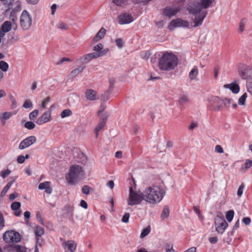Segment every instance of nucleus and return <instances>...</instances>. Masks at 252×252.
Segmentation results:
<instances>
[{
	"label": "nucleus",
	"instance_id": "39",
	"mask_svg": "<svg viewBox=\"0 0 252 252\" xmlns=\"http://www.w3.org/2000/svg\"><path fill=\"white\" fill-rule=\"evenodd\" d=\"M189 101V98L187 96L183 95L181 96L179 100L180 105H183Z\"/></svg>",
	"mask_w": 252,
	"mask_h": 252
},
{
	"label": "nucleus",
	"instance_id": "29",
	"mask_svg": "<svg viewBox=\"0 0 252 252\" xmlns=\"http://www.w3.org/2000/svg\"><path fill=\"white\" fill-rule=\"evenodd\" d=\"M214 1L215 0H201L200 3L201 4L202 8L206 9L209 7Z\"/></svg>",
	"mask_w": 252,
	"mask_h": 252
},
{
	"label": "nucleus",
	"instance_id": "60",
	"mask_svg": "<svg viewBox=\"0 0 252 252\" xmlns=\"http://www.w3.org/2000/svg\"><path fill=\"white\" fill-rule=\"evenodd\" d=\"M242 222L246 225H249L251 222V219L249 217L244 218L242 220Z\"/></svg>",
	"mask_w": 252,
	"mask_h": 252
},
{
	"label": "nucleus",
	"instance_id": "3",
	"mask_svg": "<svg viewBox=\"0 0 252 252\" xmlns=\"http://www.w3.org/2000/svg\"><path fill=\"white\" fill-rule=\"evenodd\" d=\"M85 172L83 168L78 165H72L70 167L69 172L66 175V180L70 185H74L83 179Z\"/></svg>",
	"mask_w": 252,
	"mask_h": 252
},
{
	"label": "nucleus",
	"instance_id": "56",
	"mask_svg": "<svg viewBox=\"0 0 252 252\" xmlns=\"http://www.w3.org/2000/svg\"><path fill=\"white\" fill-rule=\"evenodd\" d=\"M10 100L12 102L11 107L12 108H15L16 107L17 102L15 98L14 97L13 95H11L10 97Z\"/></svg>",
	"mask_w": 252,
	"mask_h": 252
},
{
	"label": "nucleus",
	"instance_id": "59",
	"mask_svg": "<svg viewBox=\"0 0 252 252\" xmlns=\"http://www.w3.org/2000/svg\"><path fill=\"white\" fill-rule=\"evenodd\" d=\"M193 210L195 212V213L198 215V216L200 218L202 219L203 217L201 214L200 211L199 209V208L197 206L193 207Z\"/></svg>",
	"mask_w": 252,
	"mask_h": 252
},
{
	"label": "nucleus",
	"instance_id": "20",
	"mask_svg": "<svg viewBox=\"0 0 252 252\" xmlns=\"http://www.w3.org/2000/svg\"><path fill=\"white\" fill-rule=\"evenodd\" d=\"M63 245L64 248H67L71 252H74L76 249L77 244L72 240L64 242Z\"/></svg>",
	"mask_w": 252,
	"mask_h": 252
},
{
	"label": "nucleus",
	"instance_id": "43",
	"mask_svg": "<svg viewBox=\"0 0 252 252\" xmlns=\"http://www.w3.org/2000/svg\"><path fill=\"white\" fill-rule=\"evenodd\" d=\"M38 114V111L37 110H34L33 111L31 112L29 114V118L31 120H34V119L37 117Z\"/></svg>",
	"mask_w": 252,
	"mask_h": 252
},
{
	"label": "nucleus",
	"instance_id": "24",
	"mask_svg": "<svg viewBox=\"0 0 252 252\" xmlns=\"http://www.w3.org/2000/svg\"><path fill=\"white\" fill-rule=\"evenodd\" d=\"M106 30L104 28H101L94 38L93 41L95 42L99 41L104 36Z\"/></svg>",
	"mask_w": 252,
	"mask_h": 252
},
{
	"label": "nucleus",
	"instance_id": "8",
	"mask_svg": "<svg viewBox=\"0 0 252 252\" xmlns=\"http://www.w3.org/2000/svg\"><path fill=\"white\" fill-rule=\"evenodd\" d=\"M209 102V107L213 110L220 111L223 108V100L218 96H212Z\"/></svg>",
	"mask_w": 252,
	"mask_h": 252
},
{
	"label": "nucleus",
	"instance_id": "21",
	"mask_svg": "<svg viewBox=\"0 0 252 252\" xmlns=\"http://www.w3.org/2000/svg\"><path fill=\"white\" fill-rule=\"evenodd\" d=\"M38 189L40 190L45 189V191L48 194H51L52 192V189L50 186L49 182H44L39 184Z\"/></svg>",
	"mask_w": 252,
	"mask_h": 252
},
{
	"label": "nucleus",
	"instance_id": "14",
	"mask_svg": "<svg viewBox=\"0 0 252 252\" xmlns=\"http://www.w3.org/2000/svg\"><path fill=\"white\" fill-rule=\"evenodd\" d=\"M180 10L181 8L180 7L173 8L167 6L163 9V13L165 16L168 17H171L176 15L177 13L180 11Z\"/></svg>",
	"mask_w": 252,
	"mask_h": 252
},
{
	"label": "nucleus",
	"instance_id": "62",
	"mask_svg": "<svg viewBox=\"0 0 252 252\" xmlns=\"http://www.w3.org/2000/svg\"><path fill=\"white\" fill-rule=\"evenodd\" d=\"M25 158H24V156H19L18 158H17V162L19 163H23L25 161Z\"/></svg>",
	"mask_w": 252,
	"mask_h": 252
},
{
	"label": "nucleus",
	"instance_id": "42",
	"mask_svg": "<svg viewBox=\"0 0 252 252\" xmlns=\"http://www.w3.org/2000/svg\"><path fill=\"white\" fill-rule=\"evenodd\" d=\"M24 126L26 128H27L28 129H33L35 126V124L31 121L27 122L25 123Z\"/></svg>",
	"mask_w": 252,
	"mask_h": 252
},
{
	"label": "nucleus",
	"instance_id": "61",
	"mask_svg": "<svg viewBox=\"0 0 252 252\" xmlns=\"http://www.w3.org/2000/svg\"><path fill=\"white\" fill-rule=\"evenodd\" d=\"M109 51L108 48H105L103 50H101V52H99L97 53L99 55V57L103 56L105 55Z\"/></svg>",
	"mask_w": 252,
	"mask_h": 252
},
{
	"label": "nucleus",
	"instance_id": "54",
	"mask_svg": "<svg viewBox=\"0 0 252 252\" xmlns=\"http://www.w3.org/2000/svg\"><path fill=\"white\" fill-rule=\"evenodd\" d=\"M116 43L117 46L121 48L123 46V41L121 38H117L116 39Z\"/></svg>",
	"mask_w": 252,
	"mask_h": 252
},
{
	"label": "nucleus",
	"instance_id": "13",
	"mask_svg": "<svg viewBox=\"0 0 252 252\" xmlns=\"http://www.w3.org/2000/svg\"><path fill=\"white\" fill-rule=\"evenodd\" d=\"M201 4L199 3L189 5L187 7L189 13L196 15L200 14L202 11Z\"/></svg>",
	"mask_w": 252,
	"mask_h": 252
},
{
	"label": "nucleus",
	"instance_id": "23",
	"mask_svg": "<svg viewBox=\"0 0 252 252\" xmlns=\"http://www.w3.org/2000/svg\"><path fill=\"white\" fill-rule=\"evenodd\" d=\"M106 118H102L99 121L97 126L94 128L95 137L97 138L99 131L102 129L105 125Z\"/></svg>",
	"mask_w": 252,
	"mask_h": 252
},
{
	"label": "nucleus",
	"instance_id": "40",
	"mask_svg": "<svg viewBox=\"0 0 252 252\" xmlns=\"http://www.w3.org/2000/svg\"><path fill=\"white\" fill-rule=\"evenodd\" d=\"M247 97V94L245 93L239 98L238 104L240 105H244Z\"/></svg>",
	"mask_w": 252,
	"mask_h": 252
},
{
	"label": "nucleus",
	"instance_id": "37",
	"mask_svg": "<svg viewBox=\"0 0 252 252\" xmlns=\"http://www.w3.org/2000/svg\"><path fill=\"white\" fill-rule=\"evenodd\" d=\"M234 215V212L233 210H229L226 213V219L228 222H231Z\"/></svg>",
	"mask_w": 252,
	"mask_h": 252
},
{
	"label": "nucleus",
	"instance_id": "10",
	"mask_svg": "<svg viewBox=\"0 0 252 252\" xmlns=\"http://www.w3.org/2000/svg\"><path fill=\"white\" fill-rule=\"evenodd\" d=\"M239 74L243 79H247L249 74L252 73V66L242 64L239 68Z\"/></svg>",
	"mask_w": 252,
	"mask_h": 252
},
{
	"label": "nucleus",
	"instance_id": "35",
	"mask_svg": "<svg viewBox=\"0 0 252 252\" xmlns=\"http://www.w3.org/2000/svg\"><path fill=\"white\" fill-rule=\"evenodd\" d=\"M72 115V112L71 110L69 109H64L62 111L61 114V117L64 118L70 116Z\"/></svg>",
	"mask_w": 252,
	"mask_h": 252
},
{
	"label": "nucleus",
	"instance_id": "1",
	"mask_svg": "<svg viewBox=\"0 0 252 252\" xmlns=\"http://www.w3.org/2000/svg\"><path fill=\"white\" fill-rule=\"evenodd\" d=\"M166 193L165 190L159 186H153L146 188L143 192L144 200L152 204L160 202Z\"/></svg>",
	"mask_w": 252,
	"mask_h": 252
},
{
	"label": "nucleus",
	"instance_id": "4",
	"mask_svg": "<svg viewBox=\"0 0 252 252\" xmlns=\"http://www.w3.org/2000/svg\"><path fill=\"white\" fill-rule=\"evenodd\" d=\"M144 200L143 192L139 194L136 191L133 190L132 187L129 188V195L127 199V203L128 206H134L141 203Z\"/></svg>",
	"mask_w": 252,
	"mask_h": 252
},
{
	"label": "nucleus",
	"instance_id": "48",
	"mask_svg": "<svg viewBox=\"0 0 252 252\" xmlns=\"http://www.w3.org/2000/svg\"><path fill=\"white\" fill-rule=\"evenodd\" d=\"M10 173L11 171L9 169L2 170L0 173V175L2 178H4L8 176L10 174Z\"/></svg>",
	"mask_w": 252,
	"mask_h": 252
},
{
	"label": "nucleus",
	"instance_id": "30",
	"mask_svg": "<svg viewBox=\"0 0 252 252\" xmlns=\"http://www.w3.org/2000/svg\"><path fill=\"white\" fill-rule=\"evenodd\" d=\"M252 165V160L246 159L244 164L245 167H242L240 170L242 172L245 173L247 170L250 168Z\"/></svg>",
	"mask_w": 252,
	"mask_h": 252
},
{
	"label": "nucleus",
	"instance_id": "64",
	"mask_svg": "<svg viewBox=\"0 0 252 252\" xmlns=\"http://www.w3.org/2000/svg\"><path fill=\"white\" fill-rule=\"evenodd\" d=\"M80 206L84 209H86L88 208V204H87V202L84 200H82L81 201Z\"/></svg>",
	"mask_w": 252,
	"mask_h": 252
},
{
	"label": "nucleus",
	"instance_id": "47",
	"mask_svg": "<svg viewBox=\"0 0 252 252\" xmlns=\"http://www.w3.org/2000/svg\"><path fill=\"white\" fill-rule=\"evenodd\" d=\"M129 217L130 215L128 213H125L122 219V221L125 223L128 222Z\"/></svg>",
	"mask_w": 252,
	"mask_h": 252
},
{
	"label": "nucleus",
	"instance_id": "9",
	"mask_svg": "<svg viewBox=\"0 0 252 252\" xmlns=\"http://www.w3.org/2000/svg\"><path fill=\"white\" fill-rule=\"evenodd\" d=\"M189 25V23L186 20H183L181 18H177L172 20L168 26L169 30L177 27L188 28Z\"/></svg>",
	"mask_w": 252,
	"mask_h": 252
},
{
	"label": "nucleus",
	"instance_id": "18",
	"mask_svg": "<svg viewBox=\"0 0 252 252\" xmlns=\"http://www.w3.org/2000/svg\"><path fill=\"white\" fill-rule=\"evenodd\" d=\"M1 30L3 32H7L13 28L14 30L17 29V25L16 23H11L10 22L6 21L1 25Z\"/></svg>",
	"mask_w": 252,
	"mask_h": 252
},
{
	"label": "nucleus",
	"instance_id": "25",
	"mask_svg": "<svg viewBox=\"0 0 252 252\" xmlns=\"http://www.w3.org/2000/svg\"><path fill=\"white\" fill-rule=\"evenodd\" d=\"M223 100V107L224 106L229 107L230 105L232 104V106L234 108H236L237 107V104L233 102V100L232 98H225Z\"/></svg>",
	"mask_w": 252,
	"mask_h": 252
},
{
	"label": "nucleus",
	"instance_id": "28",
	"mask_svg": "<svg viewBox=\"0 0 252 252\" xmlns=\"http://www.w3.org/2000/svg\"><path fill=\"white\" fill-rule=\"evenodd\" d=\"M198 68L196 66H194L192 69L189 73V77L190 79L193 80L196 78L198 74Z\"/></svg>",
	"mask_w": 252,
	"mask_h": 252
},
{
	"label": "nucleus",
	"instance_id": "41",
	"mask_svg": "<svg viewBox=\"0 0 252 252\" xmlns=\"http://www.w3.org/2000/svg\"><path fill=\"white\" fill-rule=\"evenodd\" d=\"M21 207V203L19 202H14L11 205V209L13 211H17Z\"/></svg>",
	"mask_w": 252,
	"mask_h": 252
},
{
	"label": "nucleus",
	"instance_id": "51",
	"mask_svg": "<svg viewBox=\"0 0 252 252\" xmlns=\"http://www.w3.org/2000/svg\"><path fill=\"white\" fill-rule=\"evenodd\" d=\"M90 188L88 186H84L82 188V191L83 193L88 194L90 192Z\"/></svg>",
	"mask_w": 252,
	"mask_h": 252
},
{
	"label": "nucleus",
	"instance_id": "31",
	"mask_svg": "<svg viewBox=\"0 0 252 252\" xmlns=\"http://www.w3.org/2000/svg\"><path fill=\"white\" fill-rule=\"evenodd\" d=\"M169 215V209L168 206H165L161 213L160 217L162 220L167 219Z\"/></svg>",
	"mask_w": 252,
	"mask_h": 252
},
{
	"label": "nucleus",
	"instance_id": "22",
	"mask_svg": "<svg viewBox=\"0 0 252 252\" xmlns=\"http://www.w3.org/2000/svg\"><path fill=\"white\" fill-rule=\"evenodd\" d=\"M223 87L226 89H230L234 94H237L240 91V87L238 84L235 83H230L224 84Z\"/></svg>",
	"mask_w": 252,
	"mask_h": 252
},
{
	"label": "nucleus",
	"instance_id": "38",
	"mask_svg": "<svg viewBox=\"0 0 252 252\" xmlns=\"http://www.w3.org/2000/svg\"><path fill=\"white\" fill-rule=\"evenodd\" d=\"M9 67L8 64L3 61H0V69L3 71H7Z\"/></svg>",
	"mask_w": 252,
	"mask_h": 252
},
{
	"label": "nucleus",
	"instance_id": "17",
	"mask_svg": "<svg viewBox=\"0 0 252 252\" xmlns=\"http://www.w3.org/2000/svg\"><path fill=\"white\" fill-rule=\"evenodd\" d=\"M51 120V112L50 111L45 112L40 117H39L36 123L37 125H41Z\"/></svg>",
	"mask_w": 252,
	"mask_h": 252
},
{
	"label": "nucleus",
	"instance_id": "7",
	"mask_svg": "<svg viewBox=\"0 0 252 252\" xmlns=\"http://www.w3.org/2000/svg\"><path fill=\"white\" fill-rule=\"evenodd\" d=\"M3 240L6 243L19 242L21 238L19 234L12 230L6 231L3 235Z\"/></svg>",
	"mask_w": 252,
	"mask_h": 252
},
{
	"label": "nucleus",
	"instance_id": "5",
	"mask_svg": "<svg viewBox=\"0 0 252 252\" xmlns=\"http://www.w3.org/2000/svg\"><path fill=\"white\" fill-rule=\"evenodd\" d=\"M32 18L27 10L23 11L20 16V24L23 30H29L32 26Z\"/></svg>",
	"mask_w": 252,
	"mask_h": 252
},
{
	"label": "nucleus",
	"instance_id": "45",
	"mask_svg": "<svg viewBox=\"0 0 252 252\" xmlns=\"http://www.w3.org/2000/svg\"><path fill=\"white\" fill-rule=\"evenodd\" d=\"M247 88L248 91L252 94V78L247 81Z\"/></svg>",
	"mask_w": 252,
	"mask_h": 252
},
{
	"label": "nucleus",
	"instance_id": "6",
	"mask_svg": "<svg viewBox=\"0 0 252 252\" xmlns=\"http://www.w3.org/2000/svg\"><path fill=\"white\" fill-rule=\"evenodd\" d=\"M215 223L216 231L220 234H222L228 226V223L222 216L221 214H220V215H217L215 219Z\"/></svg>",
	"mask_w": 252,
	"mask_h": 252
},
{
	"label": "nucleus",
	"instance_id": "16",
	"mask_svg": "<svg viewBox=\"0 0 252 252\" xmlns=\"http://www.w3.org/2000/svg\"><path fill=\"white\" fill-rule=\"evenodd\" d=\"M207 11H202L200 14L196 15L193 20L194 27H196L202 25L203 21L207 15Z\"/></svg>",
	"mask_w": 252,
	"mask_h": 252
},
{
	"label": "nucleus",
	"instance_id": "32",
	"mask_svg": "<svg viewBox=\"0 0 252 252\" xmlns=\"http://www.w3.org/2000/svg\"><path fill=\"white\" fill-rule=\"evenodd\" d=\"M12 115L13 113L10 112H5L3 113L2 116L1 117V120L3 125H4L5 124V122L3 121L9 119L12 116Z\"/></svg>",
	"mask_w": 252,
	"mask_h": 252
},
{
	"label": "nucleus",
	"instance_id": "26",
	"mask_svg": "<svg viewBox=\"0 0 252 252\" xmlns=\"http://www.w3.org/2000/svg\"><path fill=\"white\" fill-rule=\"evenodd\" d=\"M84 68H85V66H80L78 67L77 68H75L73 70H72L71 71L70 75L71 77H75L77 75H78L79 74L81 73Z\"/></svg>",
	"mask_w": 252,
	"mask_h": 252
},
{
	"label": "nucleus",
	"instance_id": "2",
	"mask_svg": "<svg viewBox=\"0 0 252 252\" xmlns=\"http://www.w3.org/2000/svg\"><path fill=\"white\" fill-rule=\"evenodd\" d=\"M178 62V58L175 55L165 52L159 59L158 67L161 70H170L173 69L177 65Z\"/></svg>",
	"mask_w": 252,
	"mask_h": 252
},
{
	"label": "nucleus",
	"instance_id": "46",
	"mask_svg": "<svg viewBox=\"0 0 252 252\" xmlns=\"http://www.w3.org/2000/svg\"><path fill=\"white\" fill-rule=\"evenodd\" d=\"M32 102L29 99L26 100L24 102V104L23 105V107H24L25 108H31V107H32Z\"/></svg>",
	"mask_w": 252,
	"mask_h": 252
},
{
	"label": "nucleus",
	"instance_id": "55",
	"mask_svg": "<svg viewBox=\"0 0 252 252\" xmlns=\"http://www.w3.org/2000/svg\"><path fill=\"white\" fill-rule=\"evenodd\" d=\"M109 84H110V86H109V89H108V90L107 91V93H111L112 92L113 89L114 85V80H109Z\"/></svg>",
	"mask_w": 252,
	"mask_h": 252
},
{
	"label": "nucleus",
	"instance_id": "15",
	"mask_svg": "<svg viewBox=\"0 0 252 252\" xmlns=\"http://www.w3.org/2000/svg\"><path fill=\"white\" fill-rule=\"evenodd\" d=\"M99 57L97 53H92L85 55L79 58V60L81 63L83 64L87 63L92 60L96 59Z\"/></svg>",
	"mask_w": 252,
	"mask_h": 252
},
{
	"label": "nucleus",
	"instance_id": "12",
	"mask_svg": "<svg viewBox=\"0 0 252 252\" xmlns=\"http://www.w3.org/2000/svg\"><path fill=\"white\" fill-rule=\"evenodd\" d=\"M118 23L120 25L128 24L133 21L132 15L127 12L123 13L118 17Z\"/></svg>",
	"mask_w": 252,
	"mask_h": 252
},
{
	"label": "nucleus",
	"instance_id": "27",
	"mask_svg": "<svg viewBox=\"0 0 252 252\" xmlns=\"http://www.w3.org/2000/svg\"><path fill=\"white\" fill-rule=\"evenodd\" d=\"M128 0H112V2L117 6L124 7L127 4Z\"/></svg>",
	"mask_w": 252,
	"mask_h": 252
},
{
	"label": "nucleus",
	"instance_id": "11",
	"mask_svg": "<svg viewBox=\"0 0 252 252\" xmlns=\"http://www.w3.org/2000/svg\"><path fill=\"white\" fill-rule=\"evenodd\" d=\"M36 141V138L34 136H30L22 140L19 145V149L23 150L28 148Z\"/></svg>",
	"mask_w": 252,
	"mask_h": 252
},
{
	"label": "nucleus",
	"instance_id": "58",
	"mask_svg": "<svg viewBox=\"0 0 252 252\" xmlns=\"http://www.w3.org/2000/svg\"><path fill=\"white\" fill-rule=\"evenodd\" d=\"M215 152L221 154L223 153V150L222 148L219 145H217L215 146Z\"/></svg>",
	"mask_w": 252,
	"mask_h": 252
},
{
	"label": "nucleus",
	"instance_id": "36",
	"mask_svg": "<svg viewBox=\"0 0 252 252\" xmlns=\"http://www.w3.org/2000/svg\"><path fill=\"white\" fill-rule=\"evenodd\" d=\"M151 231V227L150 226H147L146 228L143 229L142 231L140 234V238H143L148 235Z\"/></svg>",
	"mask_w": 252,
	"mask_h": 252
},
{
	"label": "nucleus",
	"instance_id": "52",
	"mask_svg": "<svg viewBox=\"0 0 252 252\" xmlns=\"http://www.w3.org/2000/svg\"><path fill=\"white\" fill-rule=\"evenodd\" d=\"M50 96H47L45 99H44L42 102V107L43 109H45L46 108V104L50 101Z\"/></svg>",
	"mask_w": 252,
	"mask_h": 252
},
{
	"label": "nucleus",
	"instance_id": "50",
	"mask_svg": "<svg viewBox=\"0 0 252 252\" xmlns=\"http://www.w3.org/2000/svg\"><path fill=\"white\" fill-rule=\"evenodd\" d=\"M245 188L244 184H242L239 187L237 191V195L239 196H241L243 193V189Z\"/></svg>",
	"mask_w": 252,
	"mask_h": 252
},
{
	"label": "nucleus",
	"instance_id": "63",
	"mask_svg": "<svg viewBox=\"0 0 252 252\" xmlns=\"http://www.w3.org/2000/svg\"><path fill=\"white\" fill-rule=\"evenodd\" d=\"M217 237H212L209 238V241L211 244H215L218 241Z\"/></svg>",
	"mask_w": 252,
	"mask_h": 252
},
{
	"label": "nucleus",
	"instance_id": "49",
	"mask_svg": "<svg viewBox=\"0 0 252 252\" xmlns=\"http://www.w3.org/2000/svg\"><path fill=\"white\" fill-rule=\"evenodd\" d=\"M57 27L58 28L63 30H67L68 29L67 25L63 22L59 23Z\"/></svg>",
	"mask_w": 252,
	"mask_h": 252
},
{
	"label": "nucleus",
	"instance_id": "34",
	"mask_svg": "<svg viewBox=\"0 0 252 252\" xmlns=\"http://www.w3.org/2000/svg\"><path fill=\"white\" fill-rule=\"evenodd\" d=\"M246 23V20L242 19L239 23V26L238 28V32L242 33L245 30V26Z\"/></svg>",
	"mask_w": 252,
	"mask_h": 252
},
{
	"label": "nucleus",
	"instance_id": "44",
	"mask_svg": "<svg viewBox=\"0 0 252 252\" xmlns=\"http://www.w3.org/2000/svg\"><path fill=\"white\" fill-rule=\"evenodd\" d=\"M103 48V46L101 43H99L93 47V50L96 51L95 53L101 52Z\"/></svg>",
	"mask_w": 252,
	"mask_h": 252
},
{
	"label": "nucleus",
	"instance_id": "33",
	"mask_svg": "<svg viewBox=\"0 0 252 252\" xmlns=\"http://www.w3.org/2000/svg\"><path fill=\"white\" fill-rule=\"evenodd\" d=\"M35 233L36 237H40L44 234V229L40 226H37L35 230Z\"/></svg>",
	"mask_w": 252,
	"mask_h": 252
},
{
	"label": "nucleus",
	"instance_id": "53",
	"mask_svg": "<svg viewBox=\"0 0 252 252\" xmlns=\"http://www.w3.org/2000/svg\"><path fill=\"white\" fill-rule=\"evenodd\" d=\"M25 220L26 222L28 223L29 221V219L31 216V213L29 211H26L24 214Z\"/></svg>",
	"mask_w": 252,
	"mask_h": 252
},
{
	"label": "nucleus",
	"instance_id": "57",
	"mask_svg": "<svg viewBox=\"0 0 252 252\" xmlns=\"http://www.w3.org/2000/svg\"><path fill=\"white\" fill-rule=\"evenodd\" d=\"M4 226V220L2 213L0 211V227L2 228Z\"/></svg>",
	"mask_w": 252,
	"mask_h": 252
},
{
	"label": "nucleus",
	"instance_id": "19",
	"mask_svg": "<svg viewBox=\"0 0 252 252\" xmlns=\"http://www.w3.org/2000/svg\"><path fill=\"white\" fill-rule=\"evenodd\" d=\"M85 97L87 99L91 101L95 100L99 98L96 92L92 89H87L86 91Z\"/></svg>",
	"mask_w": 252,
	"mask_h": 252
}]
</instances>
